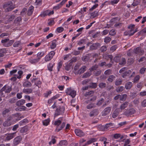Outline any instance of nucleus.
<instances>
[{
    "label": "nucleus",
    "mask_w": 146,
    "mask_h": 146,
    "mask_svg": "<svg viewBox=\"0 0 146 146\" xmlns=\"http://www.w3.org/2000/svg\"><path fill=\"white\" fill-rule=\"evenodd\" d=\"M111 40V38L109 37H106L104 40V42L105 43H108L110 42Z\"/></svg>",
    "instance_id": "obj_64"
},
{
    "label": "nucleus",
    "mask_w": 146,
    "mask_h": 146,
    "mask_svg": "<svg viewBox=\"0 0 146 146\" xmlns=\"http://www.w3.org/2000/svg\"><path fill=\"white\" fill-rule=\"evenodd\" d=\"M15 18V16L13 15L9 16L5 19L6 21H5V23H8V22L12 21Z\"/></svg>",
    "instance_id": "obj_13"
},
{
    "label": "nucleus",
    "mask_w": 146,
    "mask_h": 146,
    "mask_svg": "<svg viewBox=\"0 0 146 146\" xmlns=\"http://www.w3.org/2000/svg\"><path fill=\"white\" fill-rule=\"evenodd\" d=\"M14 41L13 40H9V38H7L2 40L1 42L4 46L7 47L11 46Z\"/></svg>",
    "instance_id": "obj_2"
},
{
    "label": "nucleus",
    "mask_w": 146,
    "mask_h": 146,
    "mask_svg": "<svg viewBox=\"0 0 146 146\" xmlns=\"http://www.w3.org/2000/svg\"><path fill=\"white\" fill-rule=\"evenodd\" d=\"M3 7L6 12L11 11L15 8L14 6L13 5L12 2L11 1L5 4Z\"/></svg>",
    "instance_id": "obj_1"
},
{
    "label": "nucleus",
    "mask_w": 146,
    "mask_h": 146,
    "mask_svg": "<svg viewBox=\"0 0 146 146\" xmlns=\"http://www.w3.org/2000/svg\"><path fill=\"white\" fill-rule=\"evenodd\" d=\"M50 121V118H48L47 119L42 121V124L44 125L47 126L48 125Z\"/></svg>",
    "instance_id": "obj_29"
},
{
    "label": "nucleus",
    "mask_w": 146,
    "mask_h": 146,
    "mask_svg": "<svg viewBox=\"0 0 146 146\" xmlns=\"http://www.w3.org/2000/svg\"><path fill=\"white\" fill-rule=\"evenodd\" d=\"M23 85L25 87H29L31 86L32 84L30 82L26 81L24 82Z\"/></svg>",
    "instance_id": "obj_30"
},
{
    "label": "nucleus",
    "mask_w": 146,
    "mask_h": 146,
    "mask_svg": "<svg viewBox=\"0 0 146 146\" xmlns=\"http://www.w3.org/2000/svg\"><path fill=\"white\" fill-rule=\"evenodd\" d=\"M20 42L19 41L15 42L13 44V46L14 47H17L20 44Z\"/></svg>",
    "instance_id": "obj_51"
},
{
    "label": "nucleus",
    "mask_w": 146,
    "mask_h": 146,
    "mask_svg": "<svg viewBox=\"0 0 146 146\" xmlns=\"http://www.w3.org/2000/svg\"><path fill=\"white\" fill-rule=\"evenodd\" d=\"M48 13L47 12V11H45L43 12H42L40 15L39 16L41 17H44L45 16H47Z\"/></svg>",
    "instance_id": "obj_42"
},
{
    "label": "nucleus",
    "mask_w": 146,
    "mask_h": 146,
    "mask_svg": "<svg viewBox=\"0 0 146 146\" xmlns=\"http://www.w3.org/2000/svg\"><path fill=\"white\" fill-rule=\"evenodd\" d=\"M34 7L32 6H31L29 8L27 11V14L30 16L32 15L34 11Z\"/></svg>",
    "instance_id": "obj_20"
},
{
    "label": "nucleus",
    "mask_w": 146,
    "mask_h": 146,
    "mask_svg": "<svg viewBox=\"0 0 146 146\" xmlns=\"http://www.w3.org/2000/svg\"><path fill=\"white\" fill-rule=\"evenodd\" d=\"M67 1V0H63L60 3L53 7V9L57 10L59 9Z\"/></svg>",
    "instance_id": "obj_11"
},
{
    "label": "nucleus",
    "mask_w": 146,
    "mask_h": 146,
    "mask_svg": "<svg viewBox=\"0 0 146 146\" xmlns=\"http://www.w3.org/2000/svg\"><path fill=\"white\" fill-rule=\"evenodd\" d=\"M26 108L25 106H22L20 108H18L15 109L17 111H24L26 110Z\"/></svg>",
    "instance_id": "obj_35"
},
{
    "label": "nucleus",
    "mask_w": 146,
    "mask_h": 146,
    "mask_svg": "<svg viewBox=\"0 0 146 146\" xmlns=\"http://www.w3.org/2000/svg\"><path fill=\"white\" fill-rule=\"evenodd\" d=\"M98 114V111L97 109H94L90 113V116L92 117L94 116H95Z\"/></svg>",
    "instance_id": "obj_18"
},
{
    "label": "nucleus",
    "mask_w": 146,
    "mask_h": 146,
    "mask_svg": "<svg viewBox=\"0 0 146 146\" xmlns=\"http://www.w3.org/2000/svg\"><path fill=\"white\" fill-rule=\"evenodd\" d=\"M65 110L64 107L63 106L58 107L54 115V118L57 116L62 114L64 113Z\"/></svg>",
    "instance_id": "obj_5"
},
{
    "label": "nucleus",
    "mask_w": 146,
    "mask_h": 146,
    "mask_svg": "<svg viewBox=\"0 0 146 146\" xmlns=\"http://www.w3.org/2000/svg\"><path fill=\"white\" fill-rule=\"evenodd\" d=\"M25 103V101L24 100L21 99L18 101L16 103L17 106H19L24 104Z\"/></svg>",
    "instance_id": "obj_23"
},
{
    "label": "nucleus",
    "mask_w": 146,
    "mask_h": 146,
    "mask_svg": "<svg viewBox=\"0 0 146 146\" xmlns=\"http://www.w3.org/2000/svg\"><path fill=\"white\" fill-rule=\"evenodd\" d=\"M54 66V64L52 63H49L47 66V68L48 70L51 71L52 70V68Z\"/></svg>",
    "instance_id": "obj_41"
},
{
    "label": "nucleus",
    "mask_w": 146,
    "mask_h": 146,
    "mask_svg": "<svg viewBox=\"0 0 146 146\" xmlns=\"http://www.w3.org/2000/svg\"><path fill=\"white\" fill-rule=\"evenodd\" d=\"M21 18L20 17H17L15 20L14 22L17 25L20 24L21 22Z\"/></svg>",
    "instance_id": "obj_27"
},
{
    "label": "nucleus",
    "mask_w": 146,
    "mask_h": 146,
    "mask_svg": "<svg viewBox=\"0 0 146 146\" xmlns=\"http://www.w3.org/2000/svg\"><path fill=\"white\" fill-rule=\"evenodd\" d=\"M20 115V114L19 113H17L14 115H12L13 118H14L16 121H18L21 119V117H19Z\"/></svg>",
    "instance_id": "obj_17"
},
{
    "label": "nucleus",
    "mask_w": 146,
    "mask_h": 146,
    "mask_svg": "<svg viewBox=\"0 0 146 146\" xmlns=\"http://www.w3.org/2000/svg\"><path fill=\"white\" fill-rule=\"evenodd\" d=\"M126 62L124 58H122L119 64L121 65H123L125 64Z\"/></svg>",
    "instance_id": "obj_58"
},
{
    "label": "nucleus",
    "mask_w": 146,
    "mask_h": 146,
    "mask_svg": "<svg viewBox=\"0 0 146 146\" xmlns=\"http://www.w3.org/2000/svg\"><path fill=\"white\" fill-rule=\"evenodd\" d=\"M6 50L5 48H2L0 49V57L3 56L4 54L6 52Z\"/></svg>",
    "instance_id": "obj_31"
},
{
    "label": "nucleus",
    "mask_w": 146,
    "mask_h": 146,
    "mask_svg": "<svg viewBox=\"0 0 146 146\" xmlns=\"http://www.w3.org/2000/svg\"><path fill=\"white\" fill-rule=\"evenodd\" d=\"M47 11L48 16H50L51 15L53 14L54 13V11L53 10L51 11L50 10H47Z\"/></svg>",
    "instance_id": "obj_59"
},
{
    "label": "nucleus",
    "mask_w": 146,
    "mask_h": 146,
    "mask_svg": "<svg viewBox=\"0 0 146 146\" xmlns=\"http://www.w3.org/2000/svg\"><path fill=\"white\" fill-rule=\"evenodd\" d=\"M132 86V83L131 82H127L125 85V88L127 90L130 89Z\"/></svg>",
    "instance_id": "obj_25"
},
{
    "label": "nucleus",
    "mask_w": 146,
    "mask_h": 146,
    "mask_svg": "<svg viewBox=\"0 0 146 146\" xmlns=\"http://www.w3.org/2000/svg\"><path fill=\"white\" fill-rule=\"evenodd\" d=\"M11 125V123L10 121L7 120L4 122L3 123V125L5 127H7L10 126Z\"/></svg>",
    "instance_id": "obj_40"
},
{
    "label": "nucleus",
    "mask_w": 146,
    "mask_h": 146,
    "mask_svg": "<svg viewBox=\"0 0 146 146\" xmlns=\"http://www.w3.org/2000/svg\"><path fill=\"white\" fill-rule=\"evenodd\" d=\"M75 132L76 135L80 137H82L84 135V133L80 130L76 129Z\"/></svg>",
    "instance_id": "obj_12"
},
{
    "label": "nucleus",
    "mask_w": 146,
    "mask_h": 146,
    "mask_svg": "<svg viewBox=\"0 0 146 146\" xmlns=\"http://www.w3.org/2000/svg\"><path fill=\"white\" fill-rule=\"evenodd\" d=\"M16 98L15 97L10 99L9 100V102L11 103H13L15 102Z\"/></svg>",
    "instance_id": "obj_56"
},
{
    "label": "nucleus",
    "mask_w": 146,
    "mask_h": 146,
    "mask_svg": "<svg viewBox=\"0 0 146 146\" xmlns=\"http://www.w3.org/2000/svg\"><path fill=\"white\" fill-rule=\"evenodd\" d=\"M113 137L115 139H118L120 138L121 139H123L124 137L123 135H122L119 133L115 134L113 135Z\"/></svg>",
    "instance_id": "obj_22"
},
{
    "label": "nucleus",
    "mask_w": 146,
    "mask_h": 146,
    "mask_svg": "<svg viewBox=\"0 0 146 146\" xmlns=\"http://www.w3.org/2000/svg\"><path fill=\"white\" fill-rule=\"evenodd\" d=\"M135 25H131L128 28L130 29V31H128L127 32L124 33V35H128L129 36H131L133 35L137 31V30H133L134 27Z\"/></svg>",
    "instance_id": "obj_3"
},
{
    "label": "nucleus",
    "mask_w": 146,
    "mask_h": 146,
    "mask_svg": "<svg viewBox=\"0 0 146 146\" xmlns=\"http://www.w3.org/2000/svg\"><path fill=\"white\" fill-rule=\"evenodd\" d=\"M135 52L136 54H138L139 55H141L144 53V51L141 50L140 47H138L135 49Z\"/></svg>",
    "instance_id": "obj_15"
},
{
    "label": "nucleus",
    "mask_w": 146,
    "mask_h": 146,
    "mask_svg": "<svg viewBox=\"0 0 146 146\" xmlns=\"http://www.w3.org/2000/svg\"><path fill=\"white\" fill-rule=\"evenodd\" d=\"M56 41L55 40H53L52 42V44L50 46V48L52 49H54L56 48Z\"/></svg>",
    "instance_id": "obj_34"
},
{
    "label": "nucleus",
    "mask_w": 146,
    "mask_h": 146,
    "mask_svg": "<svg viewBox=\"0 0 146 146\" xmlns=\"http://www.w3.org/2000/svg\"><path fill=\"white\" fill-rule=\"evenodd\" d=\"M64 30V28L62 27H58L56 30V31L58 33H61Z\"/></svg>",
    "instance_id": "obj_44"
},
{
    "label": "nucleus",
    "mask_w": 146,
    "mask_h": 146,
    "mask_svg": "<svg viewBox=\"0 0 146 146\" xmlns=\"http://www.w3.org/2000/svg\"><path fill=\"white\" fill-rule=\"evenodd\" d=\"M62 118H63L62 117L59 118L57 120L55 121L54 123V125L58 126H59L61 123Z\"/></svg>",
    "instance_id": "obj_21"
},
{
    "label": "nucleus",
    "mask_w": 146,
    "mask_h": 146,
    "mask_svg": "<svg viewBox=\"0 0 146 146\" xmlns=\"http://www.w3.org/2000/svg\"><path fill=\"white\" fill-rule=\"evenodd\" d=\"M119 1V0H113L109 1V4L110 5H114V4H117Z\"/></svg>",
    "instance_id": "obj_37"
},
{
    "label": "nucleus",
    "mask_w": 146,
    "mask_h": 146,
    "mask_svg": "<svg viewBox=\"0 0 146 146\" xmlns=\"http://www.w3.org/2000/svg\"><path fill=\"white\" fill-rule=\"evenodd\" d=\"M27 10V9L26 8H25L23 9L21 11V12L20 15L22 16H24L25 15Z\"/></svg>",
    "instance_id": "obj_46"
},
{
    "label": "nucleus",
    "mask_w": 146,
    "mask_h": 146,
    "mask_svg": "<svg viewBox=\"0 0 146 146\" xmlns=\"http://www.w3.org/2000/svg\"><path fill=\"white\" fill-rule=\"evenodd\" d=\"M106 84L105 83L102 82L99 84V87L101 88H103L105 87Z\"/></svg>",
    "instance_id": "obj_61"
},
{
    "label": "nucleus",
    "mask_w": 146,
    "mask_h": 146,
    "mask_svg": "<svg viewBox=\"0 0 146 146\" xmlns=\"http://www.w3.org/2000/svg\"><path fill=\"white\" fill-rule=\"evenodd\" d=\"M52 92L50 91L46 92L44 94V96L45 97H47L48 95L51 94Z\"/></svg>",
    "instance_id": "obj_62"
},
{
    "label": "nucleus",
    "mask_w": 146,
    "mask_h": 146,
    "mask_svg": "<svg viewBox=\"0 0 146 146\" xmlns=\"http://www.w3.org/2000/svg\"><path fill=\"white\" fill-rule=\"evenodd\" d=\"M65 123L64 122H63L62 123L60 127H57L55 129L56 131L58 132L60 130H62L65 126Z\"/></svg>",
    "instance_id": "obj_28"
},
{
    "label": "nucleus",
    "mask_w": 146,
    "mask_h": 146,
    "mask_svg": "<svg viewBox=\"0 0 146 146\" xmlns=\"http://www.w3.org/2000/svg\"><path fill=\"white\" fill-rule=\"evenodd\" d=\"M21 139V137L20 136H18L15 138L14 140V144L15 145H17L20 142Z\"/></svg>",
    "instance_id": "obj_14"
},
{
    "label": "nucleus",
    "mask_w": 146,
    "mask_h": 146,
    "mask_svg": "<svg viewBox=\"0 0 146 146\" xmlns=\"http://www.w3.org/2000/svg\"><path fill=\"white\" fill-rule=\"evenodd\" d=\"M10 110L9 109H6L3 112V114L4 117L6 116L9 113Z\"/></svg>",
    "instance_id": "obj_39"
},
{
    "label": "nucleus",
    "mask_w": 146,
    "mask_h": 146,
    "mask_svg": "<svg viewBox=\"0 0 146 146\" xmlns=\"http://www.w3.org/2000/svg\"><path fill=\"white\" fill-rule=\"evenodd\" d=\"M23 72L21 70H19L18 72V74L19 75L18 76H17V78L18 79L20 78L21 77V76L23 74Z\"/></svg>",
    "instance_id": "obj_52"
},
{
    "label": "nucleus",
    "mask_w": 146,
    "mask_h": 146,
    "mask_svg": "<svg viewBox=\"0 0 146 146\" xmlns=\"http://www.w3.org/2000/svg\"><path fill=\"white\" fill-rule=\"evenodd\" d=\"M96 141L95 139H91L88 141L87 143V144H90L92 143L95 142Z\"/></svg>",
    "instance_id": "obj_50"
},
{
    "label": "nucleus",
    "mask_w": 146,
    "mask_h": 146,
    "mask_svg": "<svg viewBox=\"0 0 146 146\" xmlns=\"http://www.w3.org/2000/svg\"><path fill=\"white\" fill-rule=\"evenodd\" d=\"M16 133V132H15L12 133L7 134L6 135L7 136L5 138L6 140L7 141H9L13 139L15 136V134Z\"/></svg>",
    "instance_id": "obj_10"
},
{
    "label": "nucleus",
    "mask_w": 146,
    "mask_h": 146,
    "mask_svg": "<svg viewBox=\"0 0 146 146\" xmlns=\"http://www.w3.org/2000/svg\"><path fill=\"white\" fill-rule=\"evenodd\" d=\"M86 67L85 66H83L79 70L78 72L80 74L86 71Z\"/></svg>",
    "instance_id": "obj_33"
},
{
    "label": "nucleus",
    "mask_w": 146,
    "mask_h": 146,
    "mask_svg": "<svg viewBox=\"0 0 146 146\" xmlns=\"http://www.w3.org/2000/svg\"><path fill=\"white\" fill-rule=\"evenodd\" d=\"M111 124V123H109L106 124L105 126H103V128L104 130L107 129L109 127H110V125Z\"/></svg>",
    "instance_id": "obj_55"
},
{
    "label": "nucleus",
    "mask_w": 146,
    "mask_h": 146,
    "mask_svg": "<svg viewBox=\"0 0 146 146\" xmlns=\"http://www.w3.org/2000/svg\"><path fill=\"white\" fill-rule=\"evenodd\" d=\"M115 78V76L113 75H111L110 76L108 79V81L110 82H111Z\"/></svg>",
    "instance_id": "obj_43"
},
{
    "label": "nucleus",
    "mask_w": 146,
    "mask_h": 146,
    "mask_svg": "<svg viewBox=\"0 0 146 146\" xmlns=\"http://www.w3.org/2000/svg\"><path fill=\"white\" fill-rule=\"evenodd\" d=\"M46 52L44 51L38 52L37 54V56L38 59L40 60L44 56L45 54L46 53Z\"/></svg>",
    "instance_id": "obj_19"
},
{
    "label": "nucleus",
    "mask_w": 146,
    "mask_h": 146,
    "mask_svg": "<svg viewBox=\"0 0 146 146\" xmlns=\"http://www.w3.org/2000/svg\"><path fill=\"white\" fill-rule=\"evenodd\" d=\"M91 75V73L90 72H87L84 74L82 76V78H86L90 76Z\"/></svg>",
    "instance_id": "obj_47"
},
{
    "label": "nucleus",
    "mask_w": 146,
    "mask_h": 146,
    "mask_svg": "<svg viewBox=\"0 0 146 146\" xmlns=\"http://www.w3.org/2000/svg\"><path fill=\"white\" fill-rule=\"evenodd\" d=\"M66 93L67 95L70 96L72 98L75 97L76 94V91L71 88H67L66 90Z\"/></svg>",
    "instance_id": "obj_4"
},
{
    "label": "nucleus",
    "mask_w": 146,
    "mask_h": 146,
    "mask_svg": "<svg viewBox=\"0 0 146 146\" xmlns=\"http://www.w3.org/2000/svg\"><path fill=\"white\" fill-rule=\"evenodd\" d=\"M28 131V129L27 127L26 126H24L21 128L20 132L21 133H24L27 132Z\"/></svg>",
    "instance_id": "obj_26"
},
{
    "label": "nucleus",
    "mask_w": 146,
    "mask_h": 146,
    "mask_svg": "<svg viewBox=\"0 0 146 146\" xmlns=\"http://www.w3.org/2000/svg\"><path fill=\"white\" fill-rule=\"evenodd\" d=\"M127 95L126 94H123L122 96H121V97H120V100L121 101L125 100L127 97Z\"/></svg>",
    "instance_id": "obj_53"
},
{
    "label": "nucleus",
    "mask_w": 146,
    "mask_h": 146,
    "mask_svg": "<svg viewBox=\"0 0 146 146\" xmlns=\"http://www.w3.org/2000/svg\"><path fill=\"white\" fill-rule=\"evenodd\" d=\"M55 54V52L54 51H52L50 52L44 58L45 61L46 62L49 61L52 58Z\"/></svg>",
    "instance_id": "obj_6"
},
{
    "label": "nucleus",
    "mask_w": 146,
    "mask_h": 146,
    "mask_svg": "<svg viewBox=\"0 0 146 146\" xmlns=\"http://www.w3.org/2000/svg\"><path fill=\"white\" fill-rule=\"evenodd\" d=\"M122 81L121 80H117L115 82V84L116 86L121 84L122 83Z\"/></svg>",
    "instance_id": "obj_60"
},
{
    "label": "nucleus",
    "mask_w": 146,
    "mask_h": 146,
    "mask_svg": "<svg viewBox=\"0 0 146 146\" xmlns=\"http://www.w3.org/2000/svg\"><path fill=\"white\" fill-rule=\"evenodd\" d=\"M67 144V141L65 140L61 141L59 143V145H66Z\"/></svg>",
    "instance_id": "obj_48"
},
{
    "label": "nucleus",
    "mask_w": 146,
    "mask_h": 146,
    "mask_svg": "<svg viewBox=\"0 0 146 146\" xmlns=\"http://www.w3.org/2000/svg\"><path fill=\"white\" fill-rule=\"evenodd\" d=\"M94 93V92L93 91H90L88 92H86V96H92L93 95Z\"/></svg>",
    "instance_id": "obj_57"
},
{
    "label": "nucleus",
    "mask_w": 146,
    "mask_h": 146,
    "mask_svg": "<svg viewBox=\"0 0 146 146\" xmlns=\"http://www.w3.org/2000/svg\"><path fill=\"white\" fill-rule=\"evenodd\" d=\"M94 106V104H90L87 106V108L88 109H90L92 108Z\"/></svg>",
    "instance_id": "obj_63"
},
{
    "label": "nucleus",
    "mask_w": 146,
    "mask_h": 146,
    "mask_svg": "<svg viewBox=\"0 0 146 146\" xmlns=\"http://www.w3.org/2000/svg\"><path fill=\"white\" fill-rule=\"evenodd\" d=\"M111 110L110 107H108L105 108L102 113V116H106L110 113Z\"/></svg>",
    "instance_id": "obj_9"
},
{
    "label": "nucleus",
    "mask_w": 146,
    "mask_h": 146,
    "mask_svg": "<svg viewBox=\"0 0 146 146\" xmlns=\"http://www.w3.org/2000/svg\"><path fill=\"white\" fill-rule=\"evenodd\" d=\"M28 120L27 119H24L22 120L21 121L19 122V124L20 126L23 125L25 123H28Z\"/></svg>",
    "instance_id": "obj_36"
},
{
    "label": "nucleus",
    "mask_w": 146,
    "mask_h": 146,
    "mask_svg": "<svg viewBox=\"0 0 146 146\" xmlns=\"http://www.w3.org/2000/svg\"><path fill=\"white\" fill-rule=\"evenodd\" d=\"M128 104V102H125L121 105L120 109L122 110L125 109L127 106Z\"/></svg>",
    "instance_id": "obj_32"
},
{
    "label": "nucleus",
    "mask_w": 146,
    "mask_h": 146,
    "mask_svg": "<svg viewBox=\"0 0 146 146\" xmlns=\"http://www.w3.org/2000/svg\"><path fill=\"white\" fill-rule=\"evenodd\" d=\"M135 111L133 109H130L129 112H125L124 113V115H129L133 114L135 113Z\"/></svg>",
    "instance_id": "obj_16"
},
{
    "label": "nucleus",
    "mask_w": 146,
    "mask_h": 146,
    "mask_svg": "<svg viewBox=\"0 0 146 146\" xmlns=\"http://www.w3.org/2000/svg\"><path fill=\"white\" fill-rule=\"evenodd\" d=\"M106 139L105 137L101 139L102 141H104V146H107V145H108L109 142L106 141Z\"/></svg>",
    "instance_id": "obj_45"
},
{
    "label": "nucleus",
    "mask_w": 146,
    "mask_h": 146,
    "mask_svg": "<svg viewBox=\"0 0 146 146\" xmlns=\"http://www.w3.org/2000/svg\"><path fill=\"white\" fill-rule=\"evenodd\" d=\"M126 69L125 67H124L120 70L119 72L120 73H123L124 74L122 75V77L123 78H125V76H128L131 73V71L130 70H128L127 71H125Z\"/></svg>",
    "instance_id": "obj_7"
},
{
    "label": "nucleus",
    "mask_w": 146,
    "mask_h": 146,
    "mask_svg": "<svg viewBox=\"0 0 146 146\" xmlns=\"http://www.w3.org/2000/svg\"><path fill=\"white\" fill-rule=\"evenodd\" d=\"M99 45L98 43H95L93 44L90 47L92 49H96L97 48V47Z\"/></svg>",
    "instance_id": "obj_38"
},
{
    "label": "nucleus",
    "mask_w": 146,
    "mask_h": 146,
    "mask_svg": "<svg viewBox=\"0 0 146 146\" xmlns=\"http://www.w3.org/2000/svg\"><path fill=\"white\" fill-rule=\"evenodd\" d=\"M39 60L38 59H35L30 60V62L32 64L35 63L37 62Z\"/></svg>",
    "instance_id": "obj_54"
},
{
    "label": "nucleus",
    "mask_w": 146,
    "mask_h": 146,
    "mask_svg": "<svg viewBox=\"0 0 146 146\" xmlns=\"http://www.w3.org/2000/svg\"><path fill=\"white\" fill-rule=\"evenodd\" d=\"M140 78V76L139 75H137L135 77V78L133 82L134 83L136 82H137L139 80Z\"/></svg>",
    "instance_id": "obj_49"
},
{
    "label": "nucleus",
    "mask_w": 146,
    "mask_h": 146,
    "mask_svg": "<svg viewBox=\"0 0 146 146\" xmlns=\"http://www.w3.org/2000/svg\"><path fill=\"white\" fill-rule=\"evenodd\" d=\"M33 90L31 88L24 89L23 90V93L26 94H29L32 92Z\"/></svg>",
    "instance_id": "obj_24"
},
{
    "label": "nucleus",
    "mask_w": 146,
    "mask_h": 146,
    "mask_svg": "<svg viewBox=\"0 0 146 146\" xmlns=\"http://www.w3.org/2000/svg\"><path fill=\"white\" fill-rule=\"evenodd\" d=\"M11 90V87L5 85L4 86L3 88L0 90V93L3 92H5L6 93H9Z\"/></svg>",
    "instance_id": "obj_8"
}]
</instances>
